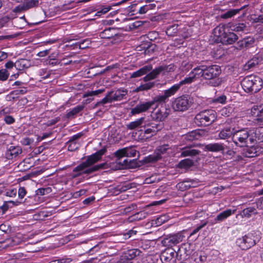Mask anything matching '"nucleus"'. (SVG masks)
<instances>
[{
    "label": "nucleus",
    "instance_id": "obj_1",
    "mask_svg": "<svg viewBox=\"0 0 263 263\" xmlns=\"http://www.w3.org/2000/svg\"><path fill=\"white\" fill-rule=\"evenodd\" d=\"M105 148L100 149L95 153L87 157L86 160L76 166L73 170V172L77 173L73 175V178H76L83 174H89L104 168L106 163H102L92 166L101 160L102 156L105 153Z\"/></svg>",
    "mask_w": 263,
    "mask_h": 263
},
{
    "label": "nucleus",
    "instance_id": "obj_2",
    "mask_svg": "<svg viewBox=\"0 0 263 263\" xmlns=\"http://www.w3.org/2000/svg\"><path fill=\"white\" fill-rule=\"evenodd\" d=\"M198 79L212 80L218 77L221 73L220 66L211 65L207 62L201 61L199 65L194 68V72Z\"/></svg>",
    "mask_w": 263,
    "mask_h": 263
},
{
    "label": "nucleus",
    "instance_id": "obj_3",
    "mask_svg": "<svg viewBox=\"0 0 263 263\" xmlns=\"http://www.w3.org/2000/svg\"><path fill=\"white\" fill-rule=\"evenodd\" d=\"M227 30L224 25H220L214 28L213 33L223 44H232L238 39L237 36L234 32Z\"/></svg>",
    "mask_w": 263,
    "mask_h": 263
},
{
    "label": "nucleus",
    "instance_id": "obj_4",
    "mask_svg": "<svg viewBox=\"0 0 263 263\" xmlns=\"http://www.w3.org/2000/svg\"><path fill=\"white\" fill-rule=\"evenodd\" d=\"M168 99L165 92L163 95H158L155 96L152 101L148 102H143L137 104L134 108L131 110V114L133 115L139 114L145 112L149 109L156 103H164Z\"/></svg>",
    "mask_w": 263,
    "mask_h": 263
},
{
    "label": "nucleus",
    "instance_id": "obj_5",
    "mask_svg": "<svg viewBox=\"0 0 263 263\" xmlns=\"http://www.w3.org/2000/svg\"><path fill=\"white\" fill-rule=\"evenodd\" d=\"M127 92V90L123 88H119L116 91H109L103 99L96 104L95 107H98L101 104L104 105L112 102L121 101L125 99Z\"/></svg>",
    "mask_w": 263,
    "mask_h": 263
},
{
    "label": "nucleus",
    "instance_id": "obj_6",
    "mask_svg": "<svg viewBox=\"0 0 263 263\" xmlns=\"http://www.w3.org/2000/svg\"><path fill=\"white\" fill-rule=\"evenodd\" d=\"M216 120V112L213 110H205L197 114L195 122L198 126H208Z\"/></svg>",
    "mask_w": 263,
    "mask_h": 263
},
{
    "label": "nucleus",
    "instance_id": "obj_7",
    "mask_svg": "<svg viewBox=\"0 0 263 263\" xmlns=\"http://www.w3.org/2000/svg\"><path fill=\"white\" fill-rule=\"evenodd\" d=\"M175 70V66L173 65L168 66H160L158 68L153 70L151 72L147 74L144 78L143 80L145 82H147L153 80L157 77V76L161 73L164 74L165 72L174 71Z\"/></svg>",
    "mask_w": 263,
    "mask_h": 263
},
{
    "label": "nucleus",
    "instance_id": "obj_8",
    "mask_svg": "<svg viewBox=\"0 0 263 263\" xmlns=\"http://www.w3.org/2000/svg\"><path fill=\"white\" fill-rule=\"evenodd\" d=\"M191 103L187 96H182L175 99L172 107L175 111H184L190 107Z\"/></svg>",
    "mask_w": 263,
    "mask_h": 263
},
{
    "label": "nucleus",
    "instance_id": "obj_9",
    "mask_svg": "<svg viewBox=\"0 0 263 263\" xmlns=\"http://www.w3.org/2000/svg\"><path fill=\"white\" fill-rule=\"evenodd\" d=\"M184 238L183 235L180 233H177L166 236L161 241V243L163 246L170 248L181 242Z\"/></svg>",
    "mask_w": 263,
    "mask_h": 263
},
{
    "label": "nucleus",
    "instance_id": "obj_10",
    "mask_svg": "<svg viewBox=\"0 0 263 263\" xmlns=\"http://www.w3.org/2000/svg\"><path fill=\"white\" fill-rule=\"evenodd\" d=\"M262 81L261 78L257 76H248V90L256 93L261 89Z\"/></svg>",
    "mask_w": 263,
    "mask_h": 263
},
{
    "label": "nucleus",
    "instance_id": "obj_11",
    "mask_svg": "<svg viewBox=\"0 0 263 263\" xmlns=\"http://www.w3.org/2000/svg\"><path fill=\"white\" fill-rule=\"evenodd\" d=\"M158 105L154 108L151 114L152 119L157 122L164 121L170 114V110L166 108L157 109Z\"/></svg>",
    "mask_w": 263,
    "mask_h": 263
},
{
    "label": "nucleus",
    "instance_id": "obj_12",
    "mask_svg": "<svg viewBox=\"0 0 263 263\" xmlns=\"http://www.w3.org/2000/svg\"><path fill=\"white\" fill-rule=\"evenodd\" d=\"M168 149V145H164L157 147L153 154L145 158V161L147 163L155 162L162 158L161 155L165 154Z\"/></svg>",
    "mask_w": 263,
    "mask_h": 263
},
{
    "label": "nucleus",
    "instance_id": "obj_13",
    "mask_svg": "<svg viewBox=\"0 0 263 263\" xmlns=\"http://www.w3.org/2000/svg\"><path fill=\"white\" fill-rule=\"evenodd\" d=\"M142 127L143 129L141 130L143 131L145 134L153 136L162 128V125L160 123L145 121Z\"/></svg>",
    "mask_w": 263,
    "mask_h": 263
},
{
    "label": "nucleus",
    "instance_id": "obj_14",
    "mask_svg": "<svg viewBox=\"0 0 263 263\" xmlns=\"http://www.w3.org/2000/svg\"><path fill=\"white\" fill-rule=\"evenodd\" d=\"M248 137H250L249 140L251 143H253L256 140L263 142V127L259 126L255 129H250L248 131Z\"/></svg>",
    "mask_w": 263,
    "mask_h": 263
},
{
    "label": "nucleus",
    "instance_id": "obj_15",
    "mask_svg": "<svg viewBox=\"0 0 263 263\" xmlns=\"http://www.w3.org/2000/svg\"><path fill=\"white\" fill-rule=\"evenodd\" d=\"M233 141L235 144L239 147L247 146V132L237 131L235 132L233 136Z\"/></svg>",
    "mask_w": 263,
    "mask_h": 263
},
{
    "label": "nucleus",
    "instance_id": "obj_16",
    "mask_svg": "<svg viewBox=\"0 0 263 263\" xmlns=\"http://www.w3.org/2000/svg\"><path fill=\"white\" fill-rule=\"evenodd\" d=\"M22 241V239L18 236H15L11 238H7L5 240L0 242V248L6 249L18 245Z\"/></svg>",
    "mask_w": 263,
    "mask_h": 263
},
{
    "label": "nucleus",
    "instance_id": "obj_17",
    "mask_svg": "<svg viewBox=\"0 0 263 263\" xmlns=\"http://www.w3.org/2000/svg\"><path fill=\"white\" fill-rule=\"evenodd\" d=\"M136 154L137 151L133 147H125L116 151L115 155L119 157H134L136 156Z\"/></svg>",
    "mask_w": 263,
    "mask_h": 263
},
{
    "label": "nucleus",
    "instance_id": "obj_18",
    "mask_svg": "<svg viewBox=\"0 0 263 263\" xmlns=\"http://www.w3.org/2000/svg\"><path fill=\"white\" fill-rule=\"evenodd\" d=\"M22 152V148L19 146H10L5 153V157L9 160L16 158Z\"/></svg>",
    "mask_w": 263,
    "mask_h": 263
},
{
    "label": "nucleus",
    "instance_id": "obj_19",
    "mask_svg": "<svg viewBox=\"0 0 263 263\" xmlns=\"http://www.w3.org/2000/svg\"><path fill=\"white\" fill-rule=\"evenodd\" d=\"M250 116L255 120L261 121L263 120V104L254 105L251 109Z\"/></svg>",
    "mask_w": 263,
    "mask_h": 263
},
{
    "label": "nucleus",
    "instance_id": "obj_20",
    "mask_svg": "<svg viewBox=\"0 0 263 263\" xmlns=\"http://www.w3.org/2000/svg\"><path fill=\"white\" fill-rule=\"evenodd\" d=\"M116 157V163L120 165L122 168H134L137 166V162L135 160H130L127 157L122 160L123 157Z\"/></svg>",
    "mask_w": 263,
    "mask_h": 263
},
{
    "label": "nucleus",
    "instance_id": "obj_21",
    "mask_svg": "<svg viewBox=\"0 0 263 263\" xmlns=\"http://www.w3.org/2000/svg\"><path fill=\"white\" fill-rule=\"evenodd\" d=\"M197 183L195 180L187 179L181 182H179L176 185V187L178 190L184 191L190 189L191 187H195V184Z\"/></svg>",
    "mask_w": 263,
    "mask_h": 263
},
{
    "label": "nucleus",
    "instance_id": "obj_22",
    "mask_svg": "<svg viewBox=\"0 0 263 263\" xmlns=\"http://www.w3.org/2000/svg\"><path fill=\"white\" fill-rule=\"evenodd\" d=\"M193 251V245L189 242H186L181 245L178 249V253L181 256L184 255V257L186 258L192 254Z\"/></svg>",
    "mask_w": 263,
    "mask_h": 263
},
{
    "label": "nucleus",
    "instance_id": "obj_23",
    "mask_svg": "<svg viewBox=\"0 0 263 263\" xmlns=\"http://www.w3.org/2000/svg\"><path fill=\"white\" fill-rule=\"evenodd\" d=\"M117 35V31L114 28L109 27L101 31L99 36L101 39H109Z\"/></svg>",
    "mask_w": 263,
    "mask_h": 263
},
{
    "label": "nucleus",
    "instance_id": "obj_24",
    "mask_svg": "<svg viewBox=\"0 0 263 263\" xmlns=\"http://www.w3.org/2000/svg\"><path fill=\"white\" fill-rule=\"evenodd\" d=\"M153 69L152 65H147L142 67L136 71L134 72L130 75L131 78H136L140 77L143 75L147 74Z\"/></svg>",
    "mask_w": 263,
    "mask_h": 263
},
{
    "label": "nucleus",
    "instance_id": "obj_25",
    "mask_svg": "<svg viewBox=\"0 0 263 263\" xmlns=\"http://www.w3.org/2000/svg\"><path fill=\"white\" fill-rule=\"evenodd\" d=\"M260 238V233L258 231L249 233L248 236V248L254 246Z\"/></svg>",
    "mask_w": 263,
    "mask_h": 263
},
{
    "label": "nucleus",
    "instance_id": "obj_26",
    "mask_svg": "<svg viewBox=\"0 0 263 263\" xmlns=\"http://www.w3.org/2000/svg\"><path fill=\"white\" fill-rule=\"evenodd\" d=\"M144 121L145 117H141L139 119H137L134 121L130 122L129 123L127 124L126 127L129 130H134L140 127H142Z\"/></svg>",
    "mask_w": 263,
    "mask_h": 263
},
{
    "label": "nucleus",
    "instance_id": "obj_27",
    "mask_svg": "<svg viewBox=\"0 0 263 263\" xmlns=\"http://www.w3.org/2000/svg\"><path fill=\"white\" fill-rule=\"evenodd\" d=\"M261 147L256 143L252 146H248V158H252L258 156L261 151Z\"/></svg>",
    "mask_w": 263,
    "mask_h": 263
},
{
    "label": "nucleus",
    "instance_id": "obj_28",
    "mask_svg": "<svg viewBox=\"0 0 263 263\" xmlns=\"http://www.w3.org/2000/svg\"><path fill=\"white\" fill-rule=\"evenodd\" d=\"M234 128L230 126H226L219 133V137L222 139L230 137L234 133Z\"/></svg>",
    "mask_w": 263,
    "mask_h": 263
},
{
    "label": "nucleus",
    "instance_id": "obj_29",
    "mask_svg": "<svg viewBox=\"0 0 263 263\" xmlns=\"http://www.w3.org/2000/svg\"><path fill=\"white\" fill-rule=\"evenodd\" d=\"M39 5V0H30L28 1L25 4L22 6H18L16 7V11H20L22 10H27L36 7Z\"/></svg>",
    "mask_w": 263,
    "mask_h": 263
},
{
    "label": "nucleus",
    "instance_id": "obj_30",
    "mask_svg": "<svg viewBox=\"0 0 263 263\" xmlns=\"http://www.w3.org/2000/svg\"><path fill=\"white\" fill-rule=\"evenodd\" d=\"M105 91V89H100L93 91H88L86 93H85L83 97V98H87V97H90L89 98H88L85 100V103L88 104L90 103L92 100H93V98L92 97L94 96H97L102 92H103Z\"/></svg>",
    "mask_w": 263,
    "mask_h": 263
},
{
    "label": "nucleus",
    "instance_id": "obj_31",
    "mask_svg": "<svg viewBox=\"0 0 263 263\" xmlns=\"http://www.w3.org/2000/svg\"><path fill=\"white\" fill-rule=\"evenodd\" d=\"M206 151L212 152H218L224 150V147L222 144L214 143L206 144L205 146Z\"/></svg>",
    "mask_w": 263,
    "mask_h": 263
},
{
    "label": "nucleus",
    "instance_id": "obj_32",
    "mask_svg": "<svg viewBox=\"0 0 263 263\" xmlns=\"http://www.w3.org/2000/svg\"><path fill=\"white\" fill-rule=\"evenodd\" d=\"M141 251L138 249L127 250L122 256V257L127 260H131L136 256L140 255Z\"/></svg>",
    "mask_w": 263,
    "mask_h": 263
},
{
    "label": "nucleus",
    "instance_id": "obj_33",
    "mask_svg": "<svg viewBox=\"0 0 263 263\" xmlns=\"http://www.w3.org/2000/svg\"><path fill=\"white\" fill-rule=\"evenodd\" d=\"M236 210L228 209L220 213H219L215 218V220L217 221H222L232 214H234L236 212Z\"/></svg>",
    "mask_w": 263,
    "mask_h": 263
},
{
    "label": "nucleus",
    "instance_id": "obj_34",
    "mask_svg": "<svg viewBox=\"0 0 263 263\" xmlns=\"http://www.w3.org/2000/svg\"><path fill=\"white\" fill-rule=\"evenodd\" d=\"M175 253V251L168 249L161 254V259L170 261L174 258Z\"/></svg>",
    "mask_w": 263,
    "mask_h": 263
},
{
    "label": "nucleus",
    "instance_id": "obj_35",
    "mask_svg": "<svg viewBox=\"0 0 263 263\" xmlns=\"http://www.w3.org/2000/svg\"><path fill=\"white\" fill-rule=\"evenodd\" d=\"M85 107L84 105H79L71 109L66 114V117L68 118H74L76 115L81 111Z\"/></svg>",
    "mask_w": 263,
    "mask_h": 263
},
{
    "label": "nucleus",
    "instance_id": "obj_36",
    "mask_svg": "<svg viewBox=\"0 0 263 263\" xmlns=\"http://www.w3.org/2000/svg\"><path fill=\"white\" fill-rule=\"evenodd\" d=\"M194 72V69L191 71L190 73V76L189 77L185 78L183 80L181 81L178 84L181 87L183 85H185L186 84H191L193 82H194L195 79H198L197 76H195Z\"/></svg>",
    "mask_w": 263,
    "mask_h": 263
},
{
    "label": "nucleus",
    "instance_id": "obj_37",
    "mask_svg": "<svg viewBox=\"0 0 263 263\" xmlns=\"http://www.w3.org/2000/svg\"><path fill=\"white\" fill-rule=\"evenodd\" d=\"M200 136L201 135L199 132L197 130H193L184 136V139L186 141H192L195 140H198Z\"/></svg>",
    "mask_w": 263,
    "mask_h": 263
},
{
    "label": "nucleus",
    "instance_id": "obj_38",
    "mask_svg": "<svg viewBox=\"0 0 263 263\" xmlns=\"http://www.w3.org/2000/svg\"><path fill=\"white\" fill-rule=\"evenodd\" d=\"M199 151L190 147L183 148L181 153V156L183 157L193 156L198 154Z\"/></svg>",
    "mask_w": 263,
    "mask_h": 263
},
{
    "label": "nucleus",
    "instance_id": "obj_39",
    "mask_svg": "<svg viewBox=\"0 0 263 263\" xmlns=\"http://www.w3.org/2000/svg\"><path fill=\"white\" fill-rule=\"evenodd\" d=\"M178 27V24H173L168 26L165 31L166 34L170 36H176L179 30Z\"/></svg>",
    "mask_w": 263,
    "mask_h": 263
},
{
    "label": "nucleus",
    "instance_id": "obj_40",
    "mask_svg": "<svg viewBox=\"0 0 263 263\" xmlns=\"http://www.w3.org/2000/svg\"><path fill=\"white\" fill-rule=\"evenodd\" d=\"M91 44V41L89 39L83 40L82 42L76 43L74 44L73 49H84L89 47Z\"/></svg>",
    "mask_w": 263,
    "mask_h": 263
},
{
    "label": "nucleus",
    "instance_id": "obj_41",
    "mask_svg": "<svg viewBox=\"0 0 263 263\" xmlns=\"http://www.w3.org/2000/svg\"><path fill=\"white\" fill-rule=\"evenodd\" d=\"M194 165V162L190 159H185L181 160L178 164V167L180 168H189Z\"/></svg>",
    "mask_w": 263,
    "mask_h": 263
},
{
    "label": "nucleus",
    "instance_id": "obj_42",
    "mask_svg": "<svg viewBox=\"0 0 263 263\" xmlns=\"http://www.w3.org/2000/svg\"><path fill=\"white\" fill-rule=\"evenodd\" d=\"M180 86L179 84H176L172 86L171 88L164 91L166 96L168 98L169 97L174 95L179 90Z\"/></svg>",
    "mask_w": 263,
    "mask_h": 263
},
{
    "label": "nucleus",
    "instance_id": "obj_43",
    "mask_svg": "<svg viewBox=\"0 0 263 263\" xmlns=\"http://www.w3.org/2000/svg\"><path fill=\"white\" fill-rule=\"evenodd\" d=\"M155 85V82H147L144 84H142L136 88V91H145L148 90L152 89L154 87Z\"/></svg>",
    "mask_w": 263,
    "mask_h": 263
},
{
    "label": "nucleus",
    "instance_id": "obj_44",
    "mask_svg": "<svg viewBox=\"0 0 263 263\" xmlns=\"http://www.w3.org/2000/svg\"><path fill=\"white\" fill-rule=\"evenodd\" d=\"M249 206H248V217L249 215L256 214L257 209L259 208V205L257 201L252 204L249 203Z\"/></svg>",
    "mask_w": 263,
    "mask_h": 263
},
{
    "label": "nucleus",
    "instance_id": "obj_45",
    "mask_svg": "<svg viewBox=\"0 0 263 263\" xmlns=\"http://www.w3.org/2000/svg\"><path fill=\"white\" fill-rule=\"evenodd\" d=\"M240 10L241 9H230L227 11L226 13L222 14L221 15V17L223 19L231 18L238 13Z\"/></svg>",
    "mask_w": 263,
    "mask_h": 263
},
{
    "label": "nucleus",
    "instance_id": "obj_46",
    "mask_svg": "<svg viewBox=\"0 0 263 263\" xmlns=\"http://www.w3.org/2000/svg\"><path fill=\"white\" fill-rule=\"evenodd\" d=\"M155 7L156 5L155 4H146L141 7L138 10V12L141 14H143L146 13L148 10L153 9Z\"/></svg>",
    "mask_w": 263,
    "mask_h": 263
},
{
    "label": "nucleus",
    "instance_id": "obj_47",
    "mask_svg": "<svg viewBox=\"0 0 263 263\" xmlns=\"http://www.w3.org/2000/svg\"><path fill=\"white\" fill-rule=\"evenodd\" d=\"M27 61L24 59L17 60L15 63V68L18 70H22L25 68H27Z\"/></svg>",
    "mask_w": 263,
    "mask_h": 263
},
{
    "label": "nucleus",
    "instance_id": "obj_48",
    "mask_svg": "<svg viewBox=\"0 0 263 263\" xmlns=\"http://www.w3.org/2000/svg\"><path fill=\"white\" fill-rule=\"evenodd\" d=\"M21 203V202L18 201H9L5 202L4 204L1 206V209L2 210L3 213L4 214L5 213V212L6 211H7L8 209H9V205H8L9 203H12L14 205H17L19 204H20Z\"/></svg>",
    "mask_w": 263,
    "mask_h": 263
},
{
    "label": "nucleus",
    "instance_id": "obj_49",
    "mask_svg": "<svg viewBox=\"0 0 263 263\" xmlns=\"http://www.w3.org/2000/svg\"><path fill=\"white\" fill-rule=\"evenodd\" d=\"M67 144L68 145V150L71 152L76 151L80 146V144L77 142H72L69 140L67 142Z\"/></svg>",
    "mask_w": 263,
    "mask_h": 263
},
{
    "label": "nucleus",
    "instance_id": "obj_50",
    "mask_svg": "<svg viewBox=\"0 0 263 263\" xmlns=\"http://www.w3.org/2000/svg\"><path fill=\"white\" fill-rule=\"evenodd\" d=\"M146 213L144 212H139L133 215L130 217L132 218L131 221L132 220H139L143 219L145 217Z\"/></svg>",
    "mask_w": 263,
    "mask_h": 263
},
{
    "label": "nucleus",
    "instance_id": "obj_51",
    "mask_svg": "<svg viewBox=\"0 0 263 263\" xmlns=\"http://www.w3.org/2000/svg\"><path fill=\"white\" fill-rule=\"evenodd\" d=\"M260 61V60L258 56L254 57L252 59L248 62V68H252L254 66L257 65Z\"/></svg>",
    "mask_w": 263,
    "mask_h": 263
},
{
    "label": "nucleus",
    "instance_id": "obj_52",
    "mask_svg": "<svg viewBox=\"0 0 263 263\" xmlns=\"http://www.w3.org/2000/svg\"><path fill=\"white\" fill-rule=\"evenodd\" d=\"M9 76V73L6 69H2L0 70V80L2 81H6Z\"/></svg>",
    "mask_w": 263,
    "mask_h": 263
},
{
    "label": "nucleus",
    "instance_id": "obj_53",
    "mask_svg": "<svg viewBox=\"0 0 263 263\" xmlns=\"http://www.w3.org/2000/svg\"><path fill=\"white\" fill-rule=\"evenodd\" d=\"M141 263H155V259L153 256L148 255L142 258Z\"/></svg>",
    "mask_w": 263,
    "mask_h": 263
},
{
    "label": "nucleus",
    "instance_id": "obj_54",
    "mask_svg": "<svg viewBox=\"0 0 263 263\" xmlns=\"http://www.w3.org/2000/svg\"><path fill=\"white\" fill-rule=\"evenodd\" d=\"M227 100V97L225 95H221L219 97H217L213 100V102L216 103L224 104Z\"/></svg>",
    "mask_w": 263,
    "mask_h": 263
},
{
    "label": "nucleus",
    "instance_id": "obj_55",
    "mask_svg": "<svg viewBox=\"0 0 263 263\" xmlns=\"http://www.w3.org/2000/svg\"><path fill=\"white\" fill-rule=\"evenodd\" d=\"M168 220L167 217L164 215H161L156 219V223L158 225H161Z\"/></svg>",
    "mask_w": 263,
    "mask_h": 263
},
{
    "label": "nucleus",
    "instance_id": "obj_56",
    "mask_svg": "<svg viewBox=\"0 0 263 263\" xmlns=\"http://www.w3.org/2000/svg\"><path fill=\"white\" fill-rule=\"evenodd\" d=\"M207 224V222H204L199 226H198L191 233L190 236H192L198 233L202 228L204 227Z\"/></svg>",
    "mask_w": 263,
    "mask_h": 263
},
{
    "label": "nucleus",
    "instance_id": "obj_57",
    "mask_svg": "<svg viewBox=\"0 0 263 263\" xmlns=\"http://www.w3.org/2000/svg\"><path fill=\"white\" fill-rule=\"evenodd\" d=\"M137 231L134 230H130L127 233L123 234L124 238L127 239L129 238L132 236L135 235L137 234Z\"/></svg>",
    "mask_w": 263,
    "mask_h": 263
},
{
    "label": "nucleus",
    "instance_id": "obj_58",
    "mask_svg": "<svg viewBox=\"0 0 263 263\" xmlns=\"http://www.w3.org/2000/svg\"><path fill=\"white\" fill-rule=\"evenodd\" d=\"M17 193L16 189H11L6 192L5 195L10 197H15Z\"/></svg>",
    "mask_w": 263,
    "mask_h": 263
},
{
    "label": "nucleus",
    "instance_id": "obj_59",
    "mask_svg": "<svg viewBox=\"0 0 263 263\" xmlns=\"http://www.w3.org/2000/svg\"><path fill=\"white\" fill-rule=\"evenodd\" d=\"M137 208V205L133 203L124 208V212L125 214L128 213Z\"/></svg>",
    "mask_w": 263,
    "mask_h": 263
},
{
    "label": "nucleus",
    "instance_id": "obj_60",
    "mask_svg": "<svg viewBox=\"0 0 263 263\" xmlns=\"http://www.w3.org/2000/svg\"><path fill=\"white\" fill-rule=\"evenodd\" d=\"M18 197L20 199H23L26 194V191L24 187H21L17 191Z\"/></svg>",
    "mask_w": 263,
    "mask_h": 263
},
{
    "label": "nucleus",
    "instance_id": "obj_61",
    "mask_svg": "<svg viewBox=\"0 0 263 263\" xmlns=\"http://www.w3.org/2000/svg\"><path fill=\"white\" fill-rule=\"evenodd\" d=\"M246 26L245 23H238L234 28V30L235 31H243L246 29Z\"/></svg>",
    "mask_w": 263,
    "mask_h": 263
},
{
    "label": "nucleus",
    "instance_id": "obj_62",
    "mask_svg": "<svg viewBox=\"0 0 263 263\" xmlns=\"http://www.w3.org/2000/svg\"><path fill=\"white\" fill-rule=\"evenodd\" d=\"M33 139L26 137V138L23 139V140L21 141V143L22 144L27 146V145H30L32 143H33Z\"/></svg>",
    "mask_w": 263,
    "mask_h": 263
},
{
    "label": "nucleus",
    "instance_id": "obj_63",
    "mask_svg": "<svg viewBox=\"0 0 263 263\" xmlns=\"http://www.w3.org/2000/svg\"><path fill=\"white\" fill-rule=\"evenodd\" d=\"M190 263H201L200 262V259H198V255L194 254L190 259H189Z\"/></svg>",
    "mask_w": 263,
    "mask_h": 263
},
{
    "label": "nucleus",
    "instance_id": "obj_64",
    "mask_svg": "<svg viewBox=\"0 0 263 263\" xmlns=\"http://www.w3.org/2000/svg\"><path fill=\"white\" fill-rule=\"evenodd\" d=\"M4 121L8 124H10L14 122V118L11 116H6L4 118Z\"/></svg>",
    "mask_w": 263,
    "mask_h": 263
}]
</instances>
